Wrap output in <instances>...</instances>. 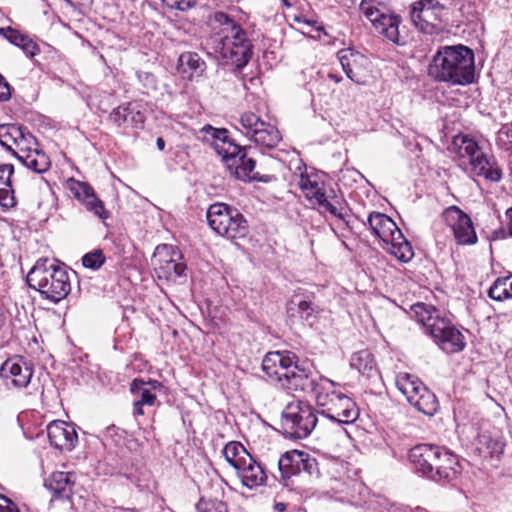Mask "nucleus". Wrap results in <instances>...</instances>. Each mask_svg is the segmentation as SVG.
<instances>
[{"label":"nucleus","mask_w":512,"mask_h":512,"mask_svg":"<svg viewBox=\"0 0 512 512\" xmlns=\"http://www.w3.org/2000/svg\"><path fill=\"white\" fill-rule=\"evenodd\" d=\"M49 442L56 449L71 452L78 443L75 426L65 421H52L47 426Z\"/></svg>","instance_id":"obj_19"},{"label":"nucleus","mask_w":512,"mask_h":512,"mask_svg":"<svg viewBox=\"0 0 512 512\" xmlns=\"http://www.w3.org/2000/svg\"><path fill=\"white\" fill-rule=\"evenodd\" d=\"M442 217L445 223L451 227L457 244L473 245L477 242L478 238L472 219L458 206L452 205L446 208Z\"/></svg>","instance_id":"obj_16"},{"label":"nucleus","mask_w":512,"mask_h":512,"mask_svg":"<svg viewBox=\"0 0 512 512\" xmlns=\"http://www.w3.org/2000/svg\"><path fill=\"white\" fill-rule=\"evenodd\" d=\"M281 2L287 8H290L293 5L289 0H281Z\"/></svg>","instance_id":"obj_59"},{"label":"nucleus","mask_w":512,"mask_h":512,"mask_svg":"<svg viewBox=\"0 0 512 512\" xmlns=\"http://www.w3.org/2000/svg\"><path fill=\"white\" fill-rule=\"evenodd\" d=\"M409 460L418 474L441 485L454 482L462 470L458 456L436 444L415 445L409 451Z\"/></svg>","instance_id":"obj_2"},{"label":"nucleus","mask_w":512,"mask_h":512,"mask_svg":"<svg viewBox=\"0 0 512 512\" xmlns=\"http://www.w3.org/2000/svg\"><path fill=\"white\" fill-rule=\"evenodd\" d=\"M203 132L212 138L215 151L222 156L232 176L242 181L260 179L258 173L254 171L256 162L249 156L251 147H242L234 143L228 136V130L224 128L217 129L207 125Z\"/></svg>","instance_id":"obj_5"},{"label":"nucleus","mask_w":512,"mask_h":512,"mask_svg":"<svg viewBox=\"0 0 512 512\" xmlns=\"http://www.w3.org/2000/svg\"><path fill=\"white\" fill-rule=\"evenodd\" d=\"M1 376L11 380L15 388H25L33 376L32 364L22 357L6 360L0 369Z\"/></svg>","instance_id":"obj_21"},{"label":"nucleus","mask_w":512,"mask_h":512,"mask_svg":"<svg viewBox=\"0 0 512 512\" xmlns=\"http://www.w3.org/2000/svg\"><path fill=\"white\" fill-rule=\"evenodd\" d=\"M453 148L460 160V165L468 163L471 171L491 182L502 179V169L493 157H488L478 143L469 135L459 134L453 138Z\"/></svg>","instance_id":"obj_7"},{"label":"nucleus","mask_w":512,"mask_h":512,"mask_svg":"<svg viewBox=\"0 0 512 512\" xmlns=\"http://www.w3.org/2000/svg\"><path fill=\"white\" fill-rule=\"evenodd\" d=\"M134 414L135 415H143L144 414V411H143V404H138V401L135 400L134 401Z\"/></svg>","instance_id":"obj_54"},{"label":"nucleus","mask_w":512,"mask_h":512,"mask_svg":"<svg viewBox=\"0 0 512 512\" xmlns=\"http://www.w3.org/2000/svg\"><path fill=\"white\" fill-rule=\"evenodd\" d=\"M145 385L146 383L143 380L134 379L130 385V391L138 397L136 399L138 404L152 406L156 401V395L149 388L144 387Z\"/></svg>","instance_id":"obj_39"},{"label":"nucleus","mask_w":512,"mask_h":512,"mask_svg":"<svg viewBox=\"0 0 512 512\" xmlns=\"http://www.w3.org/2000/svg\"><path fill=\"white\" fill-rule=\"evenodd\" d=\"M21 137V126L15 124L0 125V144L8 151H13L16 140Z\"/></svg>","instance_id":"obj_38"},{"label":"nucleus","mask_w":512,"mask_h":512,"mask_svg":"<svg viewBox=\"0 0 512 512\" xmlns=\"http://www.w3.org/2000/svg\"><path fill=\"white\" fill-rule=\"evenodd\" d=\"M156 145L158 147L159 150H164L165 148V141L162 137H158L156 139Z\"/></svg>","instance_id":"obj_57"},{"label":"nucleus","mask_w":512,"mask_h":512,"mask_svg":"<svg viewBox=\"0 0 512 512\" xmlns=\"http://www.w3.org/2000/svg\"><path fill=\"white\" fill-rule=\"evenodd\" d=\"M179 68L183 73L190 72L188 78L193 79L194 76H201L206 70L205 61L196 52H184L178 59Z\"/></svg>","instance_id":"obj_31"},{"label":"nucleus","mask_w":512,"mask_h":512,"mask_svg":"<svg viewBox=\"0 0 512 512\" xmlns=\"http://www.w3.org/2000/svg\"><path fill=\"white\" fill-rule=\"evenodd\" d=\"M109 122L118 128H143L144 116L132 103L114 108L108 116Z\"/></svg>","instance_id":"obj_24"},{"label":"nucleus","mask_w":512,"mask_h":512,"mask_svg":"<svg viewBox=\"0 0 512 512\" xmlns=\"http://www.w3.org/2000/svg\"><path fill=\"white\" fill-rule=\"evenodd\" d=\"M317 404L321 413L339 424H351L359 417V408L354 400L343 393H318Z\"/></svg>","instance_id":"obj_12"},{"label":"nucleus","mask_w":512,"mask_h":512,"mask_svg":"<svg viewBox=\"0 0 512 512\" xmlns=\"http://www.w3.org/2000/svg\"><path fill=\"white\" fill-rule=\"evenodd\" d=\"M415 388H416V389H413V390H412L413 392H412L411 394H407V395L405 396V397H406V399H407V401H408L409 403H411L412 401H414V400H415V398H416L419 394H421V393H422V391L420 390V388H418V387H417V385H415Z\"/></svg>","instance_id":"obj_51"},{"label":"nucleus","mask_w":512,"mask_h":512,"mask_svg":"<svg viewBox=\"0 0 512 512\" xmlns=\"http://www.w3.org/2000/svg\"><path fill=\"white\" fill-rule=\"evenodd\" d=\"M411 314L425 327L427 334L431 332L430 325L436 324L437 320H441L444 317L434 306L421 302L411 306Z\"/></svg>","instance_id":"obj_29"},{"label":"nucleus","mask_w":512,"mask_h":512,"mask_svg":"<svg viewBox=\"0 0 512 512\" xmlns=\"http://www.w3.org/2000/svg\"><path fill=\"white\" fill-rule=\"evenodd\" d=\"M432 3L439 2V4H445L443 7V13H447L449 9L455 6V0H430Z\"/></svg>","instance_id":"obj_50"},{"label":"nucleus","mask_w":512,"mask_h":512,"mask_svg":"<svg viewBox=\"0 0 512 512\" xmlns=\"http://www.w3.org/2000/svg\"><path fill=\"white\" fill-rule=\"evenodd\" d=\"M286 312L290 318H298L309 326H313L319 318L321 309L309 296L294 294L286 305Z\"/></svg>","instance_id":"obj_20"},{"label":"nucleus","mask_w":512,"mask_h":512,"mask_svg":"<svg viewBox=\"0 0 512 512\" xmlns=\"http://www.w3.org/2000/svg\"><path fill=\"white\" fill-rule=\"evenodd\" d=\"M428 74L439 82L465 86L474 81L473 51L464 45L442 46L428 67Z\"/></svg>","instance_id":"obj_3"},{"label":"nucleus","mask_w":512,"mask_h":512,"mask_svg":"<svg viewBox=\"0 0 512 512\" xmlns=\"http://www.w3.org/2000/svg\"><path fill=\"white\" fill-rule=\"evenodd\" d=\"M223 454L227 462L237 471L240 468V464L244 460V457L250 454L244 448V446L238 442H229L223 449Z\"/></svg>","instance_id":"obj_37"},{"label":"nucleus","mask_w":512,"mask_h":512,"mask_svg":"<svg viewBox=\"0 0 512 512\" xmlns=\"http://www.w3.org/2000/svg\"><path fill=\"white\" fill-rule=\"evenodd\" d=\"M315 409L304 401L288 403L282 411L281 427L287 437L305 439L315 429L317 416Z\"/></svg>","instance_id":"obj_10"},{"label":"nucleus","mask_w":512,"mask_h":512,"mask_svg":"<svg viewBox=\"0 0 512 512\" xmlns=\"http://www.w3.org/2000/svg\"><path fill=\"white\" fill-rule=\"evenodd\" d=\"M488 296L495 301L512 298V274L498 277L488 290Z\"/></svg>","instance_id":"obj_36"},{"label":"nucleus","mask_w":512,"mask_h":512,"mask_svg":"<svg viewBox=\"0 0 512 512\" xmlns=\"http://www.w3.org/2000/svg\"><path fill=\"white\" fill-rule=\"evenodd\" d=\"M196 509L198 512H228L226 504L217 499L201 498Z\"/></svg>","instance_id":"obj_43"},{"label":"nucleus","mask_w":512,"mask_h":512,"mask_svg":"<svg viewBox=\"0 0 512 512\" xmlns=\"http://www.w3.org/2000/svg\"><path fill=\"white\" fill-rule=\"evenodd\" d=\"M11 98V89L8 82L0 75V101H7Z\"/></svg>","instance_id":"obj_47"},{"label":"nucleus","mask_w":512,"mask_h":512,"mask_svg":"<svg viewBox=\"0 0 512 512\" xmlns=\"http://www.w3.org/2000/svg\"><path fill=\"white\" fill-rule=\"evenodd\" d=\"M210 228L222 237L229 239L244 237L248 223L244 216L234 207L225 203H214L206 213Z\"/></svg>","instance_id":"obj_11"},{"label":"nucleus","mask_w":512,"mask_h":512,"mask_svg":"<svg viewBox=\"0 0 512 512\" xmlns=\"http://www.w3.org/2000/svg\"><path fill=\"white\" fill-rule=\"evenodd\" d=\"M143 76H144L145 81H147L150 85L155 86V78L152 74L147 73V72L143 73V75L139 74L140 79H142Z\"/></svg>","instance_id":"obj_52"},{"label":"nucleus","mask_w":512,"mask_h":512,"mask_svg":"<svg viewBox=\"0 0 512 512\" xmlns=\"http://www.w3.org/2000/svg\"><path fill=\"white\" fill-rule=\"evenodd\" d=\"M147 384L150 386V390H157L162 387V384L157 380H150Z\"/></svg>","instance_id":"obj_56"},{"label":"nucleus","mask_w":512,"mask_h":512,"mask_svg":"<svg viewBox=\"0 0 512 512\" xmlns=\"http://www.w3.org/2000/svg\"><path fill=\"white\" fill-rule=\"evenodd\" d=\"M240 124L245 135L264 148H275L282 139L274 125L264 122L252 112L243 113L240 117Z\"/></svg>","instance_id":"obj_13"},{"label":"nucleus","mask_w":512,"mask_h":512,"mask_svg":"<svg viewBox=\"0 0 512 512\" xmlns=\"http://www.w3.org/2000/svg\"><path fill=\"white\" fill-rule=\"evenodd\" d=\"M327 473L331 476V480L336 483H342L343 485L347 484V463L338 460L331 461L328 464Z\"/></svg>","instance_id":"obj_41"},{"label":"nucleus","mask_w":512,"mask_h":512,"mask_svg":"<svg viewBox=\"0 0 512 512\" xmlns=\"http://www.w3.org/2000/svg\"><path fill=\"white\" fill-rule=\"evenodd\" d=\"M16 157L25 167L38 174L46 172L51 166L49 157L37 148L29 150L25 155L16 153Z\"/></svg>","instance_id":"obj_30"},{"label":"nucleus","mask_w":512,"mask_h":512,"mask_svg":"<svg viewBox=\"0 0 512 512\" xmlns=\"http://www.w3.org/2000/svg\"><path fill=\"white\" fill-rule=\"evenodd\" d=\"M444 6L430 0L414 2L410 9L411 21L419 31L431 35L439 30V24L447 17V13H443Z\"/></svg>","instance_id":"obj_14"},{"label":"nucleus","mask_w":512,"mask_h":512,"mask_svg":"<svg viewBox=\"0 0 512 512\" xmlns=\"http://www.w3.org/2000/svg\"><path fill=\"white\" fill-rule=\"evenodd\" d=\"M262 371L277 387L289 392L315 393L317 379L311 369L299 364L295 354L288 351L268 352L262 360Z\"/></svg>","instance_id":"obj_1"},{"label":"nucleus","mask_w":512,"mask_h":512,"mask_svg":"<svg viewBox=\"0 0 512 512\" xmlns=\"http://www.w3.org/2000/svg\"><path fill=\"white\" fill-rule=\"evenodd\" d=\"M0 512H20V510L15 503L0 494Z\"/></svg>","instance_id":"obj_46"},{"label":"nucleus","mask_w":512,"mask_h":512,"mask_svg":"<svg viewBox=\"0 0 512 512\" xmlns=\"http://www.w3.org/2000/svg\"><path fill=\"white\" fill-rule=\"evenodd\" d=\"M328 77H329L330 79H332L333 81H335L336 83L340 82V81H341V79H342L340 76H338V75H336V74H333V73H330V74L328 75Z\"/></svg>","instance_id":"obj_58"},{"label":"nucleus","mask_w":512,"mask_h":512,"mask_svg":"<svg viewBox=\"0 0 512 512\" xmlns=\"http://www.w3.org/2000/svg\"><path fill=\"white\" fill-rule=\"evenodd\" d=\"M76 483L74 472H53L44 481V487L52 494L53 499L69 500L73 494V488Z\"/></svg>","instance_id":"obj_23"},{"label":"nucleus","mask_w":512,"mask_h":512,"mask_svg":"<svg viewBox=\"0 0 512 512\" xmlns=\"http://www.w3.org/2000/svg\"><path fill=\"white\" fill-rule=\"evenodd\" d=\"M338 59L347 77L353 82L359 83L356 66L364 60V56L353 49H342L338 52Z\"/></svg>","instance_id":"obj_32"},{"label":"nucleus","mask_w":512,"mask_h":512,"mask_svg":"<svg viewBox=\"0 0 512 512\" xmlns=\"http://www.w3.org/2000/svg\"><path fill=\"white\" fill-rule=\"evenodd\" d=\"M213 22L220 28L210 39L214 52L236 68H243L251 58L253 47L247 33L224 12H216Z\"/></svg>","instance_id":"obj_4"},{"label":"nucleus","mask_w":512,"mask_h":512,"mask_svg":"<svg viewBox=\"0 0 512 512\" xmlns=\"http://www.w3.org/2000/svg\"><path fill=\"white\" fill-rule=\"evenodd\" d=\"M350 366L368 378L377 372L373 354L367 349L353 353L350 359Z\"/></svg>","instance_id":"obj_34"},{"label":"nucleus","mask_w":512,"mask_h":512,"mask_svg":"<svg viewBox=\"0 0 512 512\" xmlns=\"http://www.w3.org/2000/svg\"><path fill=\"white\" fill-rule=\"evenodd\" d=\"M163 3L171 8L180 11H186L196 4V0H162Z\"/></svg>","instance_id":"obj_45"},{"label":"nucleus","mask_w":512,"mask_h":512,"mask_svg":"<svg viewBox=\"0 0 512 512\" xmlns=\"http://www.w3.org/2000/svg\"><path fill=\"white\" fill-rule=\"evenodd\" d=\"M70 191L76 199L85 205L88 211L101 219L109 217V212L105 209L104 203L96 196L94 189L89 184L71 180Z\"/></svg>","instance_id":"obj_22"},{"label":"nucleus","mask_w":512,"mask_h":512,"mask_svg":"<svg viewBox=\"0 0 512 512\" xmlns=\"http://www.w3.org/2000/svg\"><path fill=\"white\" fill-rule=\"evenodd\" d=\"M273 508L276 512H285L287 509V504L284 502H276Z\"/></svg>","instance_id":"obj_55"},{"label":"nucleus","mask_w":512,"mask_h":512,"mask_svg":"<svg viewBox=\"0 0 512 512\" xmlns=\"http://www.w3.org/2000/svg\"><path fill=\"white\" fill-rule=\"evenodd\" d=\"M422 391L414 401L410 404L414 406L419 412L425 415L432 416L438 409V400L433 392H431L425 385L420 387Z\"/></svg>","instance_id":"obj_35"},{"label":"nucleus","mask_w":512,"mask_h":512,"mask_svg":"<svg viewBox=\"0 0 512 512\" xmlns=\"http://www.w3.org/2000/svg\"><path fill=\"white\" fill-rule=\"evenodd\" d=\"M332 489L338 490L340 492H343V489H341L338 485L332 486Z\"/></svg>","instance_id":"obj_60"},{"label":"nucleus","mask_w":512,"mask_h":512,"mask_svg":"<svg viewBox=\"0 0 512 512\" xmlns=\"http://www.w3.org/2000/svg\"><path fill=\"white\" fill-rule=\"evenodd\" d=\"M14 173L12 164L0 165V206L9 209L16 205L14 190L12 189L11 176Z\"/></svg>","instance_id":"obj_27"},{"label":"nucleus","mask_w":512,"mask_h":512,"mask_svg":"<svg viewBox=\"0 0 512 512\" xmlns=\"http://www.w3.org/2000/svg\"><path fill=\"white\" fill-rule=\"evenodd\" d=\"M359 11L370 21L375 32L384 39L397 46L406 44V38L399 31L402 19L388 3L380 0H361Z\"/></svg>","instance_id":"obj_8"},{"label":"nucleus","mask_w":512,"mask_h":512,"mask_svg":"<svg viewBox=\"0 0 512 512\" xmlns=\"http://www.w3.org/2000/svg\"><path fill=\"white\" fill-rule=\"evenodd\" d=\"M181 253L172 245L161 244L155 249L152 261H155V273L159 279L176 280L185 274L186 264L179 262Z\"/></svg>","instance_id":"obj_15"},{"label":"nucleus","mask_w":512,"mask_h":512,"mask_svg":"<svg viewBox=\"0 0 512 512\" xmlns=\"http://www.w3.org/2000/svg\"><path fill=\"white\" fill-rule=\"evenodd\" d=\"M367 223L372 233L385 244H388L396 236V231H400L389 216L380 212L370 213Z\"/></svg>","instance_id":"obj_26"},{"label":"nucleus","mask_w":512,"mask_h":512,"mask_svg":"<svg viewBox=\"0 0 512 512\" xmlns=\"http://www.w3.org/2000/svg\"><path fill=\"white\" fill-rule=\"evenodd\" d=\"M429 335L445 353L452 354L464 350V335L452 324L450 319L443 317L431 326Z\"/></svg>","instance_id":"obj_17"},{"label":"nucleus","mask_w":512,"mask_h":512,"mask_svg":"<svg viewBox=\"0 0 512 512\" xmlns=\"http://www.w3.org/2000/svg\"><path fill=\"white\" fill-rule=\"evenodd\" d=\"M299 464L310 472L316 471V458L305 451L290 450L283 453L278 459L277 465L280 473L279 481L288 486V480L299 475Z\"/></svg>","instance_id":"obj_18"},{"label":"nucleus","mask_w":512,"mask_h":512,"mask_svg":"<svg viewBox=\"0 0 512 512\" xmlns=\"http://www.w3.org/2000/svg\"><path fill=\"white\" fill-rule=\"evenodd\" d=\"M0 34L11 44L20 47L29 57H33L39 52L38 45L32 39L12 27L0 28Z\"/></svg>","instance_id":"obj_28"},{"label":"nucleus","mask_w":512,"mask_h":512,"mask_svg":"<svg viewBox=\"0 0 512 512\" xmlns=\"http://www.w3.org/2000/svg\"><path fill=\"white\" fill-rule=\"evenodd\" d=\"M236 472L242 484L249 489L264 485L267 480L263 467L251 455L244 457L240 468Z\"/></svg>","instance_id":"obj_25"},{"label":"nucleus","mask_w":512,"mask_h":512,"mask_svg":"<svg viewBox=\"0 0 512 512\" xmlns=\"http://www.w3.org/2000/svg\"><path fill=\"white\" fill-rule=\"evenodd\" d=\"M105 256L103 251L96 249L92 252L86 253L82 257V264L85 268L97 270L105 263Z\"/></svg>","instance_id":"obj_42"},{"label":"nucleus","mask_w":512,"mask_h":512,"mask_svg":"<svg viewBox=\"0 0 512 512\" xmlns=\"http://www.w3.org/2000/svg\"><path fill=\"white\" fill-rule=\"evenodd\" d=\"M26 281L30 288L54 303L64 299L71 291L67 266L53 259H39L29 271Z\"/></svg>","instance_id":"obj_6"},{"label":"nucleus","mask_w":512,"mask_h":512,"mask_svg":"<svg viewBox=\"0 0 512 512\" xmlns=\"http://www.w3.org/2000/svg\"><path fill=\"white\" fill-rule=\"evenodd\" d=\"M298 186L305 194L306 198L317 207L323 214H329L332 217L348 224L346 220L347 207L345 201L337 196L333 189H327L324 182L312 180L308 175L301 174Z\"/></svg>","instance_id":"obj_9"},{"label":"nucleus","mask_w":512,"mask_h":512,"mask_svg":"<svg viewBox=\"0 0 512 512\" xmlns=\"http://www.w3.org/2000/svg\"><path fill=\"white\" fill-rule=\"evenodd\" d=\"M490 444H492V446H490L492 448V453L497 455L503 454L505 448L504 442L500 440H491Z\"/></svg>","instance_id":"obj_49"},{"label":"nucleus","mask_w":512,"mask_h":512,"mask_svg":"<svg viewBox=\"0 0 512 512\" xmlns=\"http://www.w3.org/2000/svg\"><path fill=\"white\" fill-rule=\"evenodd\" d=\"M301 473H305V474H307L308 476H310L312 478L318 479L322 475L321 466H320L319 462L316 460V471H315V473H312L307 468H304L302 466V464H299V475Z\"/></svg>","instance_id":"obj_48"},{"label":"nucleus","mask_w":512,"mask_h":512,"mask_svg":"<svg viewBox=\"0 0 512 512\" xmlns=\"http://www.w3.org/2000/svg\"><path fill=\"white\" fill-rule=\"evenodd\" d=\"M395 384L404 396L411 394L413 392L412 390L416 389L415 385H417L418 388L424 386L423 382L417 376L409 373H398L395 378Z\"/></svg>","instance_id":"obj_40"},{"label":"nucleus","mask_w":512,"mask_h":512,"mask_svg":"<svg viewBox=\"0 0 512 512\" xmlns=\"http://www.w3.org/2000/svg\"><path fill=\"white\" fill-rule=\"evenodd\" d=\"M506 217L509 220V225H508L509 235L512 237V206L509 209H507Z\"/></svg>","instance_id":"obj_53"},{"label":"nucleus","mask_w":512,"mask_h":512,"mask_svg":"<svg viewBox=\"0 0 512 512\" xmlns=\"http://www.w3.org/2000/svg\"><path fill=\"white\" fill-rule=\"evenodd\" d=\"M35 141V138L30 133H25L22 129V137L17 139L14 145L17 148V151L13 149V151L11 152L15 156L16 153L25 155L28 153L29 150H33L31 148V144H35Z\"/></svg>","instance_id":"obj_44"},{"label":"nucleus","mask_w":512,"mask_h":512,"mask_svg":"<svg viewBox=\"0 0 512 512\" xmlns=\"http://www.w3.org/2000/svg\"><path fill=\"white\" fill-rule=\"evenodd\" d=\"M386 245L388 246L389 252L401 262L407 263L414 256L412 246L404 237L401 230L396 231V236Z\"/></svg>","instance_id":"obj_33"}]
</instances>
